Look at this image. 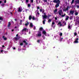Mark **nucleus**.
<instances>
[{
  "instance_id": "obj_1",
  "label": "nucleus",
  "mask_w": 79,
  "mask_h": 79,
  "mask_svg": "<svg viewBox=\"0 0 79 79\" xmlns=\"http://www.w3.org/2000/svg\"><path fill=\"white\" fill-rule=\"evenodd\" d=\"M53 2L54 3H57L56 5V8H58L60 6V0H54Z\"/></svg>"
},
{
  "instance_id": "obj_2",
  "label": "nucleus",
  "mask_w": 79,
  "mask_h": 79,
  "mask_svg": "<svg viewBox=\"0 0 79 79\" xmlns=\"http://www.w3.org/2000/svg\"><path fill=\"white\" fill-rule=\"evenodd\" d=\"M27 31H28V30L27 29V28H24L23 30L21 31V32H22L23 34H24V33H25L26 32H27Z\"/></svg>"
},
{
  "instance_id": "obj_3",
  "label": "nucleus",
  "mask_w": 79,
  "mask_h": 79,
  "mask_svg": "<svg viewBox=\"0 0 79 79\" xmlns=\"http://www.w3.org/2000/svg\"><path fill=\"white\" fill-rule=\"evenodd\" d=\"M79 40V38H77L75 39V41L73 42L74 44H77L78 43L79 41H78V40Z\"/></svg>"
},
{
  "instance_id": "obj_4",
  "label": "nucleus",
  "mask_w": 79,
  "mask_h": 79,
  "mask_svg": "<svg viewBox=\"0 0 79 79\" xmlns=\"http://www.w3.org/2000/svg\"><path fill=\"white\" fill-rule=\"evenodd\" d=\"M35 13L36 16L39 17V15H40V13H39V11H38V10L36 11Z\"/></svg>"
},
{
  "instance_id": "obj_5",
  "label": "nucleus",
  "mask_w": 79,
  "mask_h": 79,
  "mask_svg": "<svg viewBox=\"0 0 79 79\" xmlns=\"http://www.w3.org/2000/svg\"><path fill=\"white\" fill-rule=\"evenodd\" d=\"M58 13L59 15H60V16H61V15L63 14V13L62 12V10H60L59 11Z\"/></svg>"
},
{
  "instance_id": "obj_6",
  "label": "nucleus",
  "mask_w": 79,
  "mask_h": 79,
  "mask_svg": "<svg viewBox=\"0 0 79 79\" xmlns=\"http://www.w3.org/2000/svg\"><path fill=\"white\" fill-rule=\"evenodd\" d=\"M19 37L15 36L14 38V39L15 40H18L19 39Z\"/></svg>"
},
{
  "instance_id": "obj_7",
  "label": "nucleus",
  "mask_w": 79,
  "mask_h": 79,
  "mask_svg": "<svg viewBox=\"0 0 79 79\" xmlns=\"http://www.w3.org/2000/svg\"><path fill=\"white\" fill-rule=\"evenodd\" d=\"M74 10H70V14L72 15H74Z\"/></svg>"
},
{
  "instance_id": "obj_8",
  "label": "nucleus",
  "mask_w": 79,
  "mask_h": 79,
  "mask_svg": "<svg viewBox=\"0 0 79 79\" xmlns=\"http://www.w3.org/2000/svg\"><path fill=\"white\" fill-rule=\"evenodd\" d=\"M42 17L43 19H47V16L46 15H42Z\"/></svg>"
},
{
  "instance_id": "obj_9",
  "label": "nucleus",
  "mask_w": 79,
  "mask_h": 79,
  "mask_svg": "<svg viewBox=\"0 0 79 79\" xmlns=\"http://www.w3.org/2000/svg\"><path fill=\"white\" fill-rule=\"evenodd\" d=\"M61 23L60 22H59L58 23V24H57L58 26L60 27L61 26H62V24H61Z\"/></svg>"
},
{
  "instance_id": "obj_10",
  "label": "nucleus",
  "mask_w": 79,
  "mask_h": 79,
  "mask_svg": "<svg viewBox=\"0 0 79 79\" xmlns=\"http://www.w3.org/2000/svg\"><path fill=\"white\" fill-rule=\"evenodd\" d=\"M69 7L68 6L66 8V9H63L64 11H68V8H69Z\"/></svg>"
},
{
  "instance_id": "obj_11",
  "label": "nucleus",
  "mask_w": 79,
  "mask_h": 79,
  "mask_svg": "<svg viewBox=\"0 0 79 79\" xmlns=\"http://www.w3.org/2000/svg\"><path fill=\"white\" fill-rule=\"evenodd\" d=\"M66 23L65 22L63 21L62 23V26H64L66 25Z\"/></svg>"
},
{
  "instance_id": "obj_12",
  "label": "nucleus",
  "mask_w": 79,
  "mask_h": 79,
  "mask_svg": "<svg viewBox=\"0 0 79 79\" xmlns=\"http://www.w3.org/2000/svg\"><path fill=\"white\" fill-rule=\"evenodd\" d=\"M36 37H40L41 36V33H38L37 35H36Z\"/></svg>"
},
{
  "instance_id": "obj_13",
  "label": "nucleus",
  "mask_w": 79,
  "mask_h": 79,
  "mask_svg": "<svg viewBox=\"0 0 79 79\" xmlns=\"http://www.w3.org/2000/svg\"><path fill=\"white\" fill-rule=\"evenodd\" d=\"M57 11H58V9H56L54 11V13L55 14H57L58 13H56Z\"/></svg>"
},
{
  "instance_id": "obj_14",
  "label": "nucleus",
  "mask_w": 79,
  "mask_h": 79,
  "mask_svg": "<svg viewBox=\"0 0 79 79\" xmlns=\"http://www.w3.org/2000/svg\"><path fill=\"white\" fill-rule=\"evenodd\" d=\"M43 34H44V35H45L46 36H47V34H46V31H43Z\"/></svg>"
},
{
  "instance_id": "obj_15",
  "label": "nucleus",
  "mask_w": 79,
  "mask_h": 79,
  "mask_svg": "<svg viewBox=\"0 0 79 79\" xmlns=\"http://www.w3.org/2000/svg\"><path fill=\"white\" fill-rule=\"evenodd\" d=\"M11 23H10V22H8V25L7 27H10L11 26Z\"/></svg>"
},
{
  "instance_id": "obj_16",
  "label": "nucleus",
  "mask_w": 79,
  "mask_h": 79,
  "mask_svg": "<svg viewBox=\"0 0 79 79\" xmlns=\"http://www.w3.org/2000/svg\"><path fill=\"white\" fill-rule=\"evenodd\" d=\"M2 38H3V39H4V40H6V39H7V38H6V37L5 38L4 36H2Z\"/></svg>"
},
{
  "instance_id": "obj_17",
  "label": "nucleus",
  "mask_w": 79,
  "mask_h": 79,
  "mask_svg": "<svg viewBox=\"0 0 79 79\" xmlns=\"http://www.w3.org/2000/svg\"><path fill=\"white\" fill-rule=\"evenodd\" d=\"M30 27H33V24H32V23H30Z\"/></svg>"
},
{
  "instance_id": "obj_18",
  "label": "nucleus",
  "mask_w": 79,
  "mask_h": 79,
  "mask_svg": "<svg viewBox=\"0 0 79 79\" xmlns=\"http://www.w3.org/2000/svg\"><path fill=\"white\" fill-rule=\"evenodd\" d=\"M40 12H42V13H44V10H43L42 9H40Z\"/></svg>"
},
{
  "instance_id": "obj_19",
  "label": "nucleus",
  "mask_w": 79,
  "mask_h": 79,
  "mask_svg": "<svg viewBox=\"0 0 79 79\" xmlns=\"http://www.w3.org/2000/svg\"><path fill=\"white\" fill-rule=\"evenodd\" d=\"M29 24V23H28V22H27V21L26 22V23L25 24V26H27V25H28Z\"/></svg>"
},
{
  "instance_id": "obj_20",
  "label": "nucleus",
  "mask_w": 79,
  "mask_h": 79,
  "mask_svg": "<svg viewBox=\"0 0 79 79\" xmlns=\"http://www.w3.org/2000/svg\"><path fill=\"white\" fill-rule=\"evenodd\" d=\"M54 25L55 26V22H52V27H54Z\"/></svg>"
},
{
  "instance_id": "obj_21",
  "label": "nucleus",
  "mask_w": 79,
  "mask_h": 79,
  "mask_svg": "<svg viewBox=\"0 0 79 79\" xmlns=\"http://www.w3.org/2000/svg\"><path fill=\"white\" fill-rule=\"evenodd\" d=\"M23 18H20V24H22V23H22V22H23Z\"/></svg>"
},
{
  "instance_id": "obj_22",
  "label": "nucleus",
  "mask_w": 79,
  "mask_h": 79,
  "mask_svg": "<svg viewBox=\"0 0 79 79\" xmlns=\"http://www.w3.org/2000/svg\"><path fill=\"white\" fill-rule=\"evenodd\" d=\"M68 18H69V16H66V18L65 19L66 21H67L68 19Z\"/></svg>"
},
{
  "instance_id": "obj_23",
  "label": "nucleus",
  "mask_w": 79,
  "mask_h": 79,
  "mask_svg": "<svg viewBox=\"0 0 79 79\" xmlns=\"http://www.w3.org/2000/svg\"><path fill=\"white\" fill-rule=\"evenodd\" d=\"M32 19V16L30 15L29 16V20H31Z\"/></svg>"
},
{
  "instance_id": "obj_24",
  "label": "nucleus",
  "mask_w": 79,
  "mask_h": 79,
  "mask_svg": "<svg viewBox=\"0 0 79 79\" xmlns=\"http://www.w3.org/2000/svg\"><path fill=\"white\" fill-rule=\"evenodd\" d=\"M68 29H70L71 28V26H70V24H69V25H68Z\"/></svg>"
},
{
  "instance_id": "obj_25",
  "label": "nucleus",
  "mask_w": 79,
  "mask_h": 79,
  "mask_svg": "<svg viewBox=\"0 0 79 79\" xmlns=\"http://www.w3.org/2000/svg\"><path fill=\"white\" fill-rule=\"evenodd\" d=\"M45 21H46V20H44L43 21V24H45Z\"/></svg>"
},
{
  "instance_id": "obj_26",
  "label": "nucleus",
  "mask_w": 79,
  "mask_h": 79,
  "mask_svg": "<svg viewBox=\"0 0 79 79\" xmlns=\"http://www.w3.org/2000/svg\"><path fill=\"white\" fill-rule=\"evenodd\" d=\"M23 42H24V44L25 45H27V43H26V41H24Z\"/></svg>"
},
{
  "instance_id": "obj_27",
  "label": "nucleus",
  "mask_w": 79,
  "mask_h": 79,
  "mask_svg": "<svg viewBox=\"0 0 79 79\" xmlns=\"http://www.w3.org/2000/svg\"><path fill=\"white\" fill-rule=\"evenodd\" d=\"M44 1L45 3H47V0H44Z\"/></svg>"
},
{
  "instance_id": "obj_28",
  "label": "nucleus",
  "mask_w": 79,
  "mask_h": 79,
  "mask_svg": "<svg viewBox=\"0 0 79 79\" xmlns=\"http://www.w3.org/2000/svg\"><path fill=\"white\" fill-rule=\"evenodd\" d=\"M52 21V20L51 19H49L48 21V23H50V22H51Z\"/></svg>"
},
{
  "instance_id": "obj_29",
  "label": "nucleus",
  "mask_w": 79,
  "mask_h": 79,
  "mask_svg": "<svg viewBox=\"0 0 79 79\" xmlns=\"http://www.w3.org/2000/svg\"><path fill=\"white\" fill-rule=\"evenodd\" d=\"M42 30H43V28L41 27L40 28V31H42Z\"/></svg>"
},
{
  "instance_id": "obj_30",
  "label": "nucleus",
  "mask_w": 79,
  "mask_h": 79,
  "mask_svg": "<svg viewBox=\"0 0 79 79\" xmlns=\"http://www.w3.org/2000/svg\"><path fill=\"white\" fill-rule=\"evenodd\" d=\"M3 18L0 17V20H3Z\"/></svg>"
},
{
  "instance_id": "obj_31",
  "label": "nucleus",
  "mask_w": 79,
  "mask_h": 79,
  "mask_svg": "<svg viewBox=\"0 0 79 79\" xmlns=\"http://www.w3.org/2000/svg\"><path fill=\"white\" fill-rule=\"evenodd\" d=\"M59 35H60V36H61L63 35V34L62 33H60L59 34Z\"/></svg>"
},
{
  "instance_id": "obj_32",
  "label": "nucleus",
  "mask_w": 79,
  "mask_h": 79,
  "mask_svg": "<svg viewBox=\"0 0 79 79\" xmlns=\"http://www.w3.org/2000/svg\"><path fill=\"white\" fill-rule=\"evenodd\" d=\"M75 15H78V13L76 12H75Z\"/></svg>"
},
{
  "instance_id": "obj_33",
  "label": "nucleus",
  "mask_w": 79,
  "mask_h": 79,
  "mask_svg": "<svg viewBox=\"0 0 79 79\" xmlns=\"http://www.w3.org/2000/svg\"><path fill=\"white\" fill-rule=\"evenodd\" d=\"M74 35H75V36L77 35V33L76 32L74 33Z\"/></svg>"
},
{
  "instance_id": "obj_34",
  "label": "nucleus",
  "mask_w": 79,
  "mask_h": 79,
  "mask_svg": "<svg viewBox=\"0 0 79 79\" xmlns=\"http://www.w3.org/2000/svg\"><path fill=\"white\" fill-rule=\"evenodd\" d=\"M66 15V14H64V15H61L62 17H64V16Z\"/></svg>"
},
{
  "instance_id": "obj_35",
  "label": "nucleus",
  "mask_w": 79,
  "mask_h": 79,
  "mask_svg": "<svg viewBox=\"0 0 79 79\" xmlns=\"http://www.w3.org/2000/svg\"><path fill=\"white\" fill-rule=\"evenodd\" d=\"M63 38H61L60 39V40H59V41H62V40H63Z\"/></svg>"
},
{
  "instance_id": "obj_36",
  "label": "nucleus",
  "mask_w": 79,
  "mask_h": 79,
  "mask_svg": "<svg viewBox=\"0 0 79 79\" xmlns=\"http://www.w3.org/2000/svg\"><path fill=\"white\" fill-rule=\"evenodd\" d=\"M20 45H21V46H22V45H23V43H20Z\"/></svg>"
},
{
  "instance_id": "obj_37",
  "label": "nucleus",
  "mask_w": 79,
  "mask_h": 79,
  "mask_svg": "<svg viewBox=\"0 0 79 79\" xmlns=\"http://www.w3.org/2000/svg\"><path fill=\"white\" fill-rule=\"evenodd\" d=\"M4 5H5V4L4 3H2L1 4V6H4Z\"/></svg>"
},
{
  "instance_id": "obj_38",
  "label": "nucleus",
  "mask_w": 79,
  "mask_h": 79,
  "mask_svg": "<svg viewBox=\"0 0 79 79\" xmlns=\"http://www.w3.org/2000/svg\"><path fill=\"white\" fill-rule=\"evenodd\" d=\"M18 11L19 12H20V7H19Z\"/></svg>"
},
{
  "instance_id": "obj_39",
  "label": "nucleus",
  "mask_w": 79,
  "mask_h": 79,
  "mask_svg": "<svg viewBox=\"0 0 79 79\" xmlns=\"http://www.w3.org/2000/svg\"><path fill=\"white\" fill-rule=\"evenodd\" d=\"M32 19H33V20H34V19H35V18H34V17L33 16Z\"/></svg>"
},
{
  "instance_id": "obj_40",
  "label": "nucleus",
  "mask_w": 79,
  "mask_h": 79,
  "mask_svg": "<svg viewBox=\"0 0 79 79\" xmlns=\"http://www.w3.org/2000/svg\"><path fill=\"white\" fill-rule=\"evenodd\" d=\"M30 6H31V5H30V4H28V7H30Z\"/></svg>"
},
{
  "instance_id": "obj_41",
  "label": "nucleus",
  "mask_w": 79,
  "mask_h": 79,
  "mask_svg": "<svg viewBox=\"0 0 79 79\" xmlns=\"http://www.w3.org/2000/svg\"><path fill=\"white\" fill-rule=\"evenodd\" d=\"M37 8L38 10H39V9H40V7L39 6H37Z\"/></svg>"
},
{
  "instance_id": "obj_42",
  "label": "nucleus",
  "mask_w": 79,
  "mask_h": 79,
  "mask_svg": "<svg viewBox=\"0 0 79 79\" xmlns=\"http://www.w3.org/2000/svg\"><path fill=\"white\" fill-rule=\"evenodd\" d=\"M4 3H6V0H5V1H4Z\"/></svg>"
},
{
  "instance_id": "obj_43",
  "label": "nucleus",
  "mask_w": 79,
  "mask_h": 79,
  "mask_svg": "<svg viewBox=\"0 0 79 79\" xmlns=\"http://www.w3.org/2000/svg\"><path fill=\"white\" fill-rule=\"evenodd\" d=\"M29 2V0H26V2H27H27Z\"/></svg>"
},
{
  "instance_id": "obj_44",
  "label": "nucleus",
  "mask_w": 79,
  "mask_h": 79,
  "mask_svg": "<svg viewBox=\"0 0 79 79\" xmlns=\"http://www.w3.org/2000/svg\"><path fill=\"white\" fill-rule=\"evenodd\" d=\"M18 35H19L18 34H17L16 35V37H19L18 36Z\"/></svg>"
},
{
  "instance_id": "obj_45",
  "label": "nucleus",
  "mask_w": 79,
  "mask_h": 79,
  "mask_svg": "<svg viewBox=\"0 0 79 79\" xmlns=\"http://www.w3.org/2000/svg\"><path fill=\"white\" fill-rule=\"evenodd\" d=\"M33 29H34V30H35V27L34 26V28H33Z\"/></svg>"
},
{
  "instance_id": "obj_46",
  "label": "nucleus",
  "mask_w": 79,
  "mask_h": 79,
  "mask_svg": "<svg viewBox=\"0 0 79 79\" xmlns=\"http://www.w3.org/2000/svg\"><path fill=\"white\" fill-rule=\"evenodd\" d=\"M15 21H17V19H14Z\"/></svg>"
},
{
  "instance_id": "obj_47",
  "label": "nucleus",
  "mask_w": 79,
  "mask_h": 79,
  "mask_svg": "<svg viewBox=\"0 0 79 79\" xmlns=\"http://www.w3.org/2000/svg\"><path fill=\"white\" fill-rule=\"evenodd\" d=\"M10 14H11V15H13V14L12 13V12H10Z\"/></svg>"
},
{
  "instance_id": "obj_48",
  "label": "nucleus",
  "mask_w": 79,
  "mask_h": 79,
  "mask_svg": "<svg viewBox=\"0 0 79 79\" xmlns=\"http://www.w3.org/2000/svg\"><path fill=\"white\" fill-rule=\"evenodd\" d=\"M73 3H74V1H72L71 2V4H73Z\"/></svg>"
},
{
  "instance_id": "obj_49",
  "label": "nucleus",
  "mask_w": 79,
  "mask_h": 79,
  "mask_svg": "<svg viewBox=\"0 0 79 79\" xmlns=\"http://www.w3.org/2000/svg\"><path fill=\"white\" fill-rule=\"evenodd\" d=\"M77 8H79V6H78V5L77 6Z\"/></svg>"
},
{
  "instance_id": "obj_50",
  "label": "nucleus",
  "mask_w": 79,
  "mask_h": 79,
  "mask_svg": "<svg viewBox=\"0 0 79 79\" xmlns=\"http://www.w3.org/2000/svg\"><path fill=\"white\" fill-rule=\"evenodd\" d=\"M31 3H32L33 2V0H31Z\"/></svg>"
},
{
  "instance_id": "obj_51",
  "label": "nucleus",
  "mask_w": 79,
  "mask_h": 79,
  "mask_svg": "<svg viewBox=\"0 0 79 79\" xmlns=\"http://www.w3.org/2000/svg\"><path fill=\"white\" fill-rule=\"evenodd\" d=\"M13 49L14 50H15L16 49V48H15V47H14L13 48Z\"/></svg>"
},
{
  "instance_id": "obj_52",
  "label": "nucleus",
  "mask_w": 79,
  "mask_h": 79,
  "mask_svg": "<svg viewBox=\"0 0 79 79\" xmlns=\"http://www.w3.org/2000/svg\"><path fill=\"white\" fill-rule=\"evenodd\" d=\"M2 47L3 48H4V47H5V46L4 45H2Z\"/></svg>"
},
{
  "instance_id": "obj_53",
  "label": "nucleus",
  "mask_w": 79,
  "mask_h": 79,
  "mask_svg": "<svg viewBox=\"0 0 79 79\" xmlns=\"http://www.w3.org/2000/svg\"><path fill=\"white\" fill-rule=\"evenodd\" d=\"M2 3V1H0V3Z\"/></svg>"
},
{
  "instance_id": "obj_54",
  "label": "nucleus",
  "mask_w": 79,
  "mask_h": 79,
  "mask_svg": "<svg viewBox=\"0 0 79 79\" xmlns=\"http://www.w3.org/2000/svg\"><path fill=\"white\" fill-rule=\"evenodd\" d=\"M3 52V50H1V52Z\"/></svg>"
},
{
  "instance_id": "obj_55",
  "label": "nucleus",
  "mask_w": 79,
  "mask_h": 79,
  "mask_svg": "<svg viewBox=\"0 0 79 79\" xmlns=\"http://www.w3.org/2000/svg\"><path fill=\"white\" fill-rule=\"evenodd\" d=\"M47 36L48 37L49 36H50V35H49V34H47Z\"/></svg>"
},
{
  "instance_id": "obj_56",
  "label": "nucleus",
  "mask_w": 79,
  "mask_h": 79,
  "mask_svg": "<svg viewBox=\"0 0 79 79\" xmlns=\"http://www.w3.org/2000/svg\"><path fill=\"white\" fill-rule=\"evenodd\" d=\"M43 49H45V47H44L43 48Z\"/></svg>"
},
{
  "instance_id": "obj_57",
  "label": "nucleus",
  "mask_w": 79,
  "mask_h": 79,
  "mask_svg": "<svg viewBox=\"0 0 79 79\" xmlns=\"http://www.w3.org/2000/svg\"><path fill=\"white\" fill-rule=\"evenodd\" d=\"M40 42V40H38V41H37V42Z\"/></svg>"
},
{
  "instance_id": "obj_58",
  "label": "nucleus",
  "mask_w": 79,
  "mask_h": 79,
  "mask_svg": "<svg viewBox=\"0 0 79 79\" xmlns=\"http://www.w3.org/2000/svg\"><path fill=\"white\" fill-rule=\"evenodd\" d=\"M18 51H20V49H19V48H18Z\"/></svg>"
},
{
  "instance_id": "obj_59",
  "label": "nucleus",
  "mask_w": 79,
  "mask_h": 79,
  "mask_svg": "<svg viewBox=\"0 0 79 79\" xmlns=\"http://www.w3.org/2000/svg\"><path fill=\"white\" fill-rule=\"evenodd\" d=\"M55 19H56H56H57V18H56V17H55Z\"/></svg>"
},
{
  "instance_id": "obj_60",
  "label": "nucleus",
  "mask_w": 79,
  "mask_h": 79,
  "mask_svg": "<svg viewBox=\"0 0 79 79\" xmlns=\"http://www.w3.org/2000/svg\"><path fill=\"white\" fill-rule=\"evenodd\" d=\"M11 31H12V32H13V31H14V30L12 29V30H11Z\"/></svg>"
},
{
  "instance_id": "obj_61",
  "label": "nucleus",
  "mask_w": 79,
  "mask_h": 79,
  "mask_svg": "<svg viewBox=\"0 0 79 79\" xmlns=\"http://www.w3.org/2000/svg\"><path fill=\"white\" fill-rule=\"evenodd\" d=\"M78 4H79V0H78Z\"/></svg>"
},
{
  "instance_id": "obj_62",
  "label": "nucleus",
  "mask_w": 79,
  "mask_h": 79,
  "mask_svg": "<svg viewBox=\"0 0 79 79\" xmlns=\"http://www.w3.org/2000/svg\"><path fill=\"white\" fill-rule=\"evenodd\" d=\"M46 14V13H44V15H45Z\"/></svg>"
},
{
  "instance_id": "obj_63",
  "label": "nucleus",
  "mask_w": 79,
  "mask_h": 79,
  "mask_svg": "<svg viewBox=\"0 0 79 79\" xmlns=\"http://www.w3.org/2000/svg\"><path fill=\"white\" fill-rule=\"evenodd\" d=\"M29 34H31V31H29Z\"/></svg>"
},
{
  "instance_id": "obj_64",
  "label": "nucleus",
  "mask_w": 79,
  "mask_h": 79,
  "mask_svg": "<svg viewBox=\"0 0 79 79\" xmlns=\"http://www.w3.org/2000/svg\"><path fill=\"white\" fill-rule=\"evenodd\" d=\"M72 1H73V2H74V0H72Z\"/></svg>"
}]
</instances>
